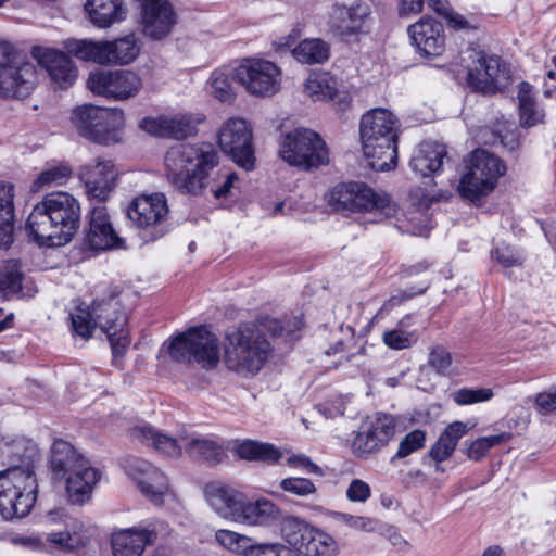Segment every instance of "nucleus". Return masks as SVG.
Returning <instances> with one entry per match:
<instances>
[{
  "label": "nucleus",
  "instance_id": "1",
  "mask_svg": "<svg viewBox=\"0 0 556 556\" xmlns=\"http://www.w3.org/2000/svg\"><path fill=\"white\" fill-rule=\"evenodd\" d=\"M218 163V153L206 144H176L165 155L167 179L184 194L198 195L210 189L216 199L228 197L238 176L218 170L213 177Z\"/></svg>",
  "mask_w": 556,
  "mask_h": 556
},
{
  "label": "nucleus",
  "instance_id": "2",
  "mask_svg": "<svg viewBox=\"0 0 556 556\" xmlns=\"http://www.w3.org/2000/svg\"><path fill=\"white\" fill-rule=\"evenodd\" d=\"M283 331L278 319L264 318L253 324H240L226 334L225 364L243 376H255L273 352L271 340Z\"/></svg>",
  "mask_w": 556,
  "mask_h": 556
},
{
  "label": "nucleus",
  "instance_id": "3",
  "mask_svg": "<svg viewBox=\"0 0 556 556\" xmlns=\"http://www.w3.org/2000/svg\"><path fill=\"white\" fill-rule=\"evenodd\" d=\"M80 204L67 192H51L29 214L26 227L40 245H63L76 233Z\"/></svg>",
  "mask_w": 556,
  "mask_h": 556
},
{
  "label": "nucleus",
  "instance_id": "4",
  "mask_svg": "<svg viewBox=\"0 0 556 556\" xmlns=\"http://www.w3.org/2000/svg\"><path fill=\"white\" fill-rule=\"evenodd\" d=\"M359 136L372 169L386 172L396 166L399 119L391 111L375 108L366 112L361 118Z\"/></svg>",
  "mask_w": 556,
  "mask_h": 556
},
{
  "label": "nucleus",
  "instance_id": "5",
  "mask_svg": "<svg viewBox=\"0 0 556 556\" xmlns=\"http://www.w3.org/2000/svg\"><path fill=\"white\" fill-rule=\"evenodd\" d=\"M50 468L53 480L64 481L67 500L75 505H83L90 500L101 478V472L64 440L53 442Z\"/></svg>",
  "mask_w": 556,
  "mask_h": 556
},
{
  "label": "nucleus",
  "instance_id": "6",
  "mask_svg": "<svg viewBox=\"0 0 556 556\" xmlns=\"http://www.w3.org/2000/svg\"><path fill=\"white\" fill-rule=\"evenodd\" d=\"M38 483L29 464L0 471V515L5 520L24 518L33 509Z\"/></svg>",
  "mask_w": 556,
  "mask_h": 556
},
{
  "label": "nucleus",
  "instance_id": "7",
  "mask_svg": "<svg viewBox=\"0 0 556 556\" xmlns=\"http://www.w3.org/2000/svg\"><path fill=\"white\" fill-rule=\"evenodd\" d=\"M329 205L340 212H369L378 218L377 222L396 215L397 207L390 197L382 191H375L364 182H343L337 185L330 192Z\"/></svg>",
  "mask_w": 556,
  "mask_h": 556
},
{
  "label": "nucleus",
  "instance_id": "8",
  "mask_svg": "<svg viewBox=\"0 0 556 556\" xmlns=\"http://www.w3.org/2000/svg\"><path fill=\"white\" fill-rule=\"evenodd\" d=\"M505 172L506 165L497 155L484 149H476L466 161L458 191L471 202L479 201L495 189Z\"/></svg>",
  "mask_w": 556,
  "mask_h": 556
},
{
  "label": "nucleus",
  "instance_id": "9",
  "mask_svg": "<svg viewBox=\"0 0 556 556\" xmlns=\"http://www.w3.org/2000/svg\"><path fill=\"white\" fill-rule=\"evenodd\" d=\"M281 536L298 556H337L340 552L339 542L330 533L299 517L282 520Z\"/></svg>",
  "mask_w": 556,
  "mask_h": 556
},
{
  "label": "nucleus",
  "instance_id": "10",
  "mask_svg": "<svg viewBox=\"0 0 556 556\" xmlns=\"http://www.w3.org/2000/svg\"><path fill=\"white\" fill-rule=\"evenodd\" d=\"M167 352L176 363L197 364L204 369L214 368L219 362L218 339L205 327L179 333L167 344Z\"/></svg>",
  "mask_w": 556,
  "mask_h": 556
},
{
  "label": "nucleus",
  "instance_id": "11",
  "mask_svg": "<svg viewBox=\"0 0 556 556\" xmlns=\"http://www.w3.org/2000/svg\"><path fill=\"white\" fill-rule=\"evenodd\" d=\"M73 124L80 136L108 146L122 140L124 113L118 109L85 104L74 111Z\"/></svg>",
  "mask_w": 556,
  "mask_h": 556
},
{
  "label": "nucleus",
  "instance_id": "12",
  "mask_svg": "<svg viewBox=\"0 0 556 556\" xmlns=\"http://www.w3.org/2000/svg\"><path fill=\"white\" fill-rule=\"evenodd\" d=\"M280 157L291 166L304 170L329 163V151L323 138L314 130L296 128L288 132L279 148Z\"/></svg>",
  "mask_w": 556,
  "mask_h": 556
},
{
  "label": "nucleus",
  "instance_id": "13",
  "mask_svg": "<svg viewBox=\"0 0 556 556\" xmlns=\"http://www.w3.org/2000/svg\"><path fill=\"white\" fill-rule=\"evenodd\" d=\"M92 307L97 327L106 334L113 357L123 356L130 340L127 330L128 318L119 291L114 290L108 298L94 300Z\"/></svg>",
  "mask_w": 556,
  "mask_h": 556
},
{
  "label": "nucleus",
  "instance_id": "14",
  "mask_svg": "<svg viewBox=\"0 0 556 556\" xmlns=\"http://www.w3.org/2000/svg\"><path fill=\"white\" fill-rule=\"evenodd\" d=\"M218 146L238 166L252 170L255 166L253 132L245 119L228 118L218 131Z\"/></svg>",
  "mask_w": 556,
  "mask_h": 556
},
{
  "label": "nucleus",
  "instance_id": "15",
  "mask_svg": "<svg viewBox=\"0 0 556 556\" xmlns=\"http://www.w3.org/2000/svg\"><path fill=\"white\" fill-rule=\"evenodd\" d=\"M46 522L52 528L49 532L43 533L39 540L43 543L45 548L51 553L74 552L84 547L89 541V535L83 522L62 511H50L47 515Z\"/></svg>",
  "mask_w": 556,
  "mask_h": 556
},
{
  "label": "nucleus",
  "instance_id": "16",
  "mask_svg": "<svg viewBox=\"0 0 556 556\" xmlns=\"http://www.w3.org/2000/svg\"><path fill=\"white\" fill-rule=\"evenodd\" d=\"M469 58L471 65L468 67L467 83L472 90L494 94L507 87L510 73L500 58L483 51H471Z\"/></svg>",
  "mask_w": 556,
  "mask_h": 556
},
{
  "label": "nucleus",
  "instance_id": "17",
  "mask_svg": "<svg viewBox=\"0 0 556 556\" xmlns=\"http://www.w3.org/2000/svg\"><path fill=\"white\" fill-rule=\"evenodd\" d=\"M280 68L263 59H245L236 68V78L244 89L258 97H270L280 89Z\"/></svg>",
  "mask_w": 556,
  "mask_h": 556
},
{
  "label": "nucleus",
  "instance_id": "18",
  "mask_svg": "<svg viewBox=\"0 0 556 556\" xmlns=\"http://www.w3.org/2000/svg\"><path fill=\"white\" fill-rule=\"evenodd\" d=\"M36 75L35 66L17 59L12 48L0 45V91L5 97L22 98L29 93Z\"/></svg>",
  "mask_w": 556,
  "mask_h": 556
},
{
  "label": "nucleus",
  "instance_id": "19",
  "mask_svg": "<svg viewBox=\"0 0 556 556\" xmlns=\"http://www.w3.org/2000/svg\"><path fill=\"white\" fill-rule=\"evenodd\" d=\"M395 433V419L388 414L377 413L365 420L352 441V452L361 458H368L378 452Z\"/></svg>",
  "mask_w": 556,
  "mask_h": 556
},
{
  "label": "nucleus",
  "instance_id": "20",
  "mask_svg": "<svg viewBox=\"0 0 556 556\" xmlns=\"http://www.w3.org/2000/svg\"><path fill=\"white\" fill-rule=\"evenodd\" d=\"M87 84L93 93L115 100L132 98L142 88L140 76L132 71H96Z\"/></svg>",
  "mask_w": 556,
  "mask_h": 556
},
{
  "label": "nucleus",
  "instance_id": "21",
  "mask_svg": "<svg viewBox=\"0 0 556 556\" xmlns=\"http://www.w3.org/2000/svg\"><path fill=\"white\" fill-rule=\"evenodd\" d=\"M369 10L365 4L336 5L329 15L330 30L344 41H356L368 33Z\"/></svg>",
  "mask_w": 556,
  "mask_h": 556
},
{
  "label": "nucleus",
  "instance_id": "22",
  "mask_svg": "<svg viewBox=\"0 0 556 556\" xmlns=\"http://www.w3.org/2000/svg\"><path fill=\"white\" fill-rule=\"evenodd\" d=\"M141 4V26L153 40L167 37L176 24V14L167 0H138Z\"/></svg>",
  "mask_w": 556,
  "mask_h": 556
},
{
  "label": "nucleus",
  "instance_id": "23",
  "mask_svg": "<svg viewBox=\"0 0 556 556\" xmlns=\"http://www.w3.org/2000/svg\"><path fill=\"white\" fill-rule=\"evenodd\" d=\"M79 176L86 186L89 198L102 203L113 191L117 173L112 161L97 159L83 166Z\"/></svg>",
  "mask_w": 556,
  "mask_h": 556
},
{
  "label": "nucleus",
  "instance_id": "24",
  "mask_svg": "<svg viewBox=\"0 0 556 556\" xmlns=\"http://www.w3.org/2000/svg\"><path fill=\"white\" fill-rule=\"evenodd\" d=\"M200 121L191 114L161 115L143 118L140 128L154 136L184 139L195 134Z\"/></svg>",
  "mask_w": 556,
  "mask_h": 556
},
{
  "label": "nucleus",
  "instance_id": "25",
  "mask_svg": "<svg viewBox=\"0 0 556 556\" xmlns=\"http://www.w3.org/2000/svg\"><path fill=\"white\" fill-rule=\"evenodd\" d=\"M168 213L166 198L162 193L139 195L127 210L129 219L138 228H159Z\"/></svg>",
  "mask_w": 556,
  "mask_h": 556
},
{
  "label": "nucleus",
  "instance_id": "26",
  "mask_svg": "<svg viewBox=\"0 0 556 556\" xmlns=\"http://www.w3.org/2000/svg\"><path fill=\"white\" fill-rule=\"evenodd\" d=\"M31 55L46 68L59 87L67 88L76 80L77 67L64 52L52 48L34 47Z\"/></svg>",
  "mask_w": 556,
  "mask_h": 556
},
{
  "label": "nucleus",
  "instance_id": "27",
  "mask_svg": "<svg viewBox=\"0 0 556 556\" xmlns=\"http://www.w3.org/2000/svg\"><path fill=\"white\" fill-rule=\"evenodd\" d=\"M412 43L426 56H439L445 49L443 25L431 17H422L408 29Z\"/></svg>",
  "mask_w": 556,
  "mask_h": 556
},
{
  "label": "nucleus",
  "instance_id": "28",
  "mask_svg": "<svg viewBox=\"0 0 556 556\" xmlns=\"http://www.w3.org/2000/svg\"><path fill=\"white\" fill-rule=\"evenodd\" d=\"M85 243L92 250H109L122 243L112 226L106 207L101 203L94 205L90 212Z\"/></svg>",
  "mask_w": 556,
  "mask_h": 556
},
{
  "label": "nucleus",
  "instance_id": "29",
  "mask_svg": "<svg viewBox=\"0 0 556 556\" xmlns=\"http://www.w3.org/2000/svg\"><path fill=\"white\" fill-rule=\"evenodd\" d=\"M128 471L144 496L156 505L163 503V495L168 490V481L162 471L142 459H135L129 465Z\"/></svg>",
  "mask_w": 556,
  "mask_h": 556
},
{
  "label": "nucleus",
  "instance_id": "30",
  "mask_svg": "<svg viewBox=\"0 0 556 556\" xmlns=\"http://www.w3.org/2000/svg\"><path fill=\"white\" fill-rule=\"evenodd\" d=\"M157 538L156 531L143 526L119 530L112 535L113 556H142L144 548Z\"/></svg>",
  "mask_w": 556,
  "mask_h": 556
},
{
  "label": "nucleus",
  "instance_id": "31",
  "mask_svg": "<svg viewBox=\"0 0 556 556\" xmlns=\"http://www.w3.org/2000/svg\"><path fill=\"white\" fill-rule=\"evenodd\" d=\"M207 504L220 517L236 521L245 495L232 486L222 482H210L204 488Z\"/></svg>",
  "mask_w": 556,
  "mask_h": 556
},
{
  "label": "nucleus",
  "instance_id": "32",
  "mask_svg": "<svg viewBox=\"0 0 556 556\" xmlns=\"http://www.w3.org/2000/svg\"><path fill=\"white\" fill-rule=\"evenodd\" d=\"M181 434L174 438L148 424L137 425L130 429V435L134 439L148 446H152L157 453L172 458H177L181 455V444L184 445V442L180 440Z\"/></svg>",
  "mask_w": 556,
  "mask_h": 556
},
{
  "label": "nucleus",
  "instance_id": "33",
  "mask_svg": "<svg viewBox=\"0 0 556 556\" xmlns=\"http://www.w3.org/2000/svg\"><path fill=\"white\" fill-rule=\"evenodd\" d=\"M305 92L313 101H332L344 110L350 104V97L339 91L337 80L327 73L311 75L305 84Z\"/></svg>",
  "mask_w": 556,
  "mask_h": 556
},
{
  "label": "nucleus",
  "instance_id": "34",
  "mask_svg": "<svg viewBox=\"0 0 556 556\" xmlns=\"http://www.w3.org/2000/svg\"><path fill=\"white\" fill-rule=\"evenodd\" d=\"M63 48L81 61L112 65L110 40L67 39Z\"/></svg>",
  "mask_w": 556,
  "mask_h": 556
},
{
  "label": "nucleus",
  "instance_id": "35",
  "mask_svg": "<svg viewBox=\"0 0 556 556\" xmlns=\"http://www.w3.org/2000/svg\"><path fill=\"white\" fill-rule=\"evenodd\" d=\"M278 515L279 508L269 500L258 498L252 502L245 496L235 522L264 527L276 520Z\"/></svg>",
  "mask_w": 556,
  "mask_h": 556
},
{
  "label": "nucleus",
  "instance_id": "36",
  "mask_svg": "<svg viewBox=\"0 0 556 556\" xmlns=\"http://www.w3.org/2000/svg\"><path fill=\"white\" fill-rule=\"evenodd\" d=\"M447 152L445 146L438 142H422L410 160L414 172L427 177L441 170Z\"/></svg>",
  "mask_w": 556,
  "mask_h": 556
},
{
  "label": "nucleus",
  "instance_id": "37",
  "mask_svg": "<svg viewBox=\"0 0 556 556\" xmlns=\"http://www.w3.org/2000/svg\"><path fill=\"white\" fill-rule=\"evenodd\" d=\"M85 10L93 25L106 28L126 17L123 0H87Z\"/></svg>",
  "mask_w": 556,
  "mask_h": 556
},
{
  "label": "nucleus",
  "instance_id": "38",
  "mask_svg": "<svg viewBox=\"0 0 556 556\" xmlns=\"http://www.w3.org/2000/svg\"><path fill=\"white\" fill-rule=\"evenodd\" d=\"M186 453L197 459L218 464L224 457L223 446L213 438L200 434H181Z\"/></svg>",
  "mask_w": 556,
  "mask_h": 556
},
{
  "label": "nucleus",
  "instance_id": "39",
  "mask_svg": "<svg viewBox=\"0 0 556 556\" xmlns=\"http://www.w3.org/2000/svg\"><path fill=\"white\" fill-rule=\"evenodd\" d=\"M517 99L521 127L531 128L544 123L545 112L535 101L529 83L522 81L518 85Z\"/></svg>",
  "mask_w": 556,
  "mask_h": 556
},
{
  "label": "nucleus",
  "instance_id": "40",
  "mask_svg": "<svg viewBox=\"0 0 556 556\" xmlns=\"http://www.w3.org/2000/svg\"><path fill=\"white\" fill-rule=\"evenodd\" d=\"M468 427L462 421H454L450 424L444 431L441 433L437 442L431 446L429 456L435 463H442L448 459L456 446L458 441L467 433Z\"/></svg>",
  "mask_w": 556,
  "mask_h": 556
},
{
  "label": "nucleus",
  "instance_id": "41",
  "mask_svg": "<svg viewBox=\"0 0 556 556\" xmlns=\"http://www.w3.org/2000/svg\"><path fill=\"white\" fill-rule=\"evenodd\" d=\"M12 184L0 182V248L8 249L13 242L14 205Z\"/></svg>",
  "mask_w": 556,
  "mask_h": 556
},
{
  "label": "nucleus",
  "instance_id": "42",
  "mask_svg": "<svg viewBox=\"0 0 556 556\" xmlns=\"http://www.w3.org/2000/svg\"><path fill=\"white\" fill-rule=\"evenodd\" d=\"M235 452L240 458L251 462L277 463L282 458V453L273 444L252 440L238 443Z\"/></svg>",
  "mask_w": 556,
  "mask_h": 556
},
{
  "label": "nucleus",
  "instance_id": "43",
  "mask_svg": "<svg viewBox=\"0 0 556 556\" xmlns=\"http://www.w3.org/2000/svg\"><path fill=\"white\" fill-rule=\"evenodd\" d=\"M292 53L301 63L320 64L328 60L330 48L321 39H305L293 49Z\"/></svg>",
  "mask_w": 556,
  "mask_h": 556
},
{
  "label": "nucleus",
  "instance_id": "44",
  "mask_svg": "<svg viewBox=\"0 0 556 556\" xmlns=\"http://www.w3.org/2000/svg\"><path fill=\"white\" fill-rule=\"evenodd\" d=\"M112 64H128L139 54L140 47L134 35L110 40Z\"/></svg>",
  "mask_w": 556,
  "mask_h": 556
},
{
  "label": "nucleus",
  "instance_id": "45",
  "mask_svg": "<svg viewBox=\"0 0 556 556\" xmlns=\"http://www.w3.org/2000/svg\"><path fill=\"white\" fill-rule=\"evenodd\" d=\"M23 274L20 263L15 260L3 262L0 266V292L8 296L21 290Z\"/></svg>",
  "mask_w": 556,
  "mask_h": 556
},
{
  "label": "nucleus",
  "instance_id": "46",
  "mask_svg": "<svg viewBox=\"0 0 556 556\" xmlns=\"http://www.w3.org/2000/svg\"><path fill=\"white\" fill-rule=\"evenodd\" d=\"M510 439V432H502L495 435L480 437L470 443L466 454L469 459L479 462L488 455L492 447L506 443Z\"/></svg>",
  "mask_w": 556,
  "mask_h": 556
},
{
  "label": "nucleus",
  "instance_id": "47",
  "mask_svg": "<svg viewBox=\"0 0 556 556\" xmlns=\"http://www.w3.org/2000/svg\"><path fill=\"white\" fill-rule=\"evenodd\" d=\"M72 176V169L66 164L51 166L43 170L31 186V191H39L42 187L52 185H63Z\"/></svg>",
  "mask_w": 556,
  "mask_h": 556
},
{
  "label": "nucleus",
  "instance_id": "48",
  "mask_svg": "<svg viewBox=\"0 0 556 556\" xmlns=\"http://www.w3.org/2000/svg\"><path fill=\"white\" fill-rule=\"evenodd\" d=\"M71 321L74 333L84 339L91 338L94 329L97 328L92 306L90 309L77 307L75 312L71 314Z\"/></svg>",
  "mask_w": 556,
  "mask_h": 556
},
{
  "label": "nucleus",
  "instance_id": "49",
  "mask_svg": "<svg viewBox=\"0 0 556 556\" xmlns=\"http://www.w3.org/2000/svg\"><path fill=\"white\" fill-rule=\"evenodd\" d=\"M453 401L459 405H472L490 401L493 396V390L490 388H460L452 393Z\"/></svg>",
  "mask_w": 556,
  "mask_h": 556
},
{
  "label": "nucleus",
  "instance_id": "50",
  "mask_svg": "<svg viewBox=\"0 0 556 556\" xmlns=\"http://www.w3.org/2000/svg\"><path fill=\"white\" fill-rule=\"evenodd\" d=\"M216 541L229 551L245 555L252 539L230 530H218L215 533Z\"/></svg>",
  "mask_w": 556,
  "mask_h": 556
},
{
  "label": "nucleus",
  "instance_id": "51",
  "mask_svg": "<svg viewBox=\"0 0 556 556\" xmlns=\"http://www.w3.org/2000/svg\"><path fill=\"white\" fill-rule=\"evenodd\" d=\"M426 442V432L422 430H413L407 433L400 442L397 452L391 458L394 462L396 458H405L414 452L422 448Z\"/></svg>",
  "mask_w": 556,
  "mask_h": 556
},
{
  "label": "nucleus",
  "instance_id": "52",
  "mask_svg": "<svg viewBox=\"0 0 556 556\" xmlns=\"http://www.w3.org/2000/svg\"><path fill=\"white\" fill-rule=\"evenodd\" d=\"M382 339L384 344L393 350L408 349L416 342L415 332L397 328L386 331Z\"/></svg>",
  "mask_w": 556,
  "mask_h": 556
},
{
  "label": "nucleus",
  "instance_id": "53",
  "mask_svg": "<svg viewBox=\"0 0 556 556\" xmlns=\"http://www.w3.org/2000/svg\"><path fill=\"white\" fill-rule=\"evenodd\" d=\"M212 94L222 102L232 99L233 92L228 75L222 72H214L210 80Z\"/></svg>",
  "mask_w": 556,
  "mask_h": 556
},
{
  "label": "nucleus",
  "instance_id": "54",
  "mask_svg": "<svg viewBox=\"0 0 556 556\" xmlns=\"http://www.w3.org/2000/svg\"><path fill=\"white\" fill-rule=\"evenodd\" d=\"M280 488L296 496H307L316 492V486L309 479L300 477L282 479Z\"/></svg>",
  "mask_w": 556,
  "mask_h": 556
},
{
  "label": "nucleus",
  "instance_id": "55",
  "mask_svg": "<svg viewBox=\"0 0 556 556\" xmlns=\"http://www.w3.org/2000/svg\"><path fill=\"white\" fill-rule=\"evenodd\" d=\"M291 549L288 544L281 543H258L250 542L244 556H287Z\"/></svg>",
  "mask_w": 556,
  "mask_h": 556
},
{
  "label": "nucleus",
  "instance_id": "56",
  "mask_svg": "<svg viewBox=\"0 0 556 556\" xmlns=\"http://www.w3.org/2000/svg\"><path fill=\"white\" fill-rule=\"evenodd\" d=\"M428 364L437 374L446 376L450 374L452 355L443 346H435L429 354Z\"/></svg>",
  "mask_w": 556,
  "mask_h": 556
},
{
  "label": "nucleus",
  "instance_id": "57",
  "mask_svg": "<svg viewBox=\"0 0 556 556\" xmlns=\"http://www.w3.org/2000/svg\"><path fill=\"white\" fill-rule=\"evenodd\" d=\"M492 258L505 268L521 266L523 262L522 255L509 245L496 247L492 251Z\"/></svg>",
  "mask_w": 556,
  "mask_h": 556
},
{
  "label": "nucleus",
  "instance_id": "58",
  "mask_svg": "<svg viewBox=\"0 0 556 556\" xmlns=\"http://www.w3.org/2000/svg\"><path fill=\"white\" fill-rule=\"evenodd\" d=\"M490 139H484L485 143L496 144L501 143L504 148L513 151L519 144L518 134L515 129H508L507 127L497 128L494 131H490Z\"/></svg>",
  "mask_w": 556,
  "mask_h": 556
},
{
  "label": "nucleus",
  "instance_id": "59",
  "mask_svg": "<svg viewBox=\"0 0 556 556\" xmlns=\"http://www.w3.org/2000/svg\"><path fill=\"white\" fill-rule=\"evenodd\" d=\"M337 519L353 529L363 530L367 532L375 531L378 523L377 520L371 518L353 516L343 513H338Z\"/></svg>",
  "mask_w": 556,
  "mask_h": 556
},
{
  "label": "nucleus",
  "instance_id": "60",
  "mask_svg": "<svg viewBox=\"0 0 556 556\" xmlns=\"http://www.w3.org/2000/svg\"><path fill=\"white\" fill-rule=\"evenodd\" d=\"M370 486L361 479L352 480L346 490V497L352 502L364 503L370 497Z\"/></svg>",
  "mask_w": 556,
  "mask_h": 556
},
{
  "label": "nucleus",
  "instance_id": "61",
  "mask_svg": "<svg viewBox=\"0 0 556 556\" xmlns=\"http://www.w3.org/2000/svg\"><path fill=\"white\" fill-rule=\"evenodd\" d=\"M426 288L420 289L419 291H399L396 294H393L389 300H387L379 312L377 313V316H383L389 314L394 307L401 305L405 301L412 299L413 296L417 294H421Z\"/></svg>",
  "mask_w": 556,
  "mask_h": 556
},
{
  "label": "nucleus",
  "instance_id": "62",
  "mask_svg": "<svg viewBox=\"0 0 556 556\" xmlns=\"http://www.w3.org/2000/svg\"><path fill=\"white\" fill-rule=\"evenodd\" d=\"M287 464L289 466H292L295 468H301L304 471H306L307 473L323 476V469L318 465L314 464L311 460V458L307 457L306 455H303V454L291 455L287 458Z\"/></svg>",
  "mask_w": 556,
  "mask_h": 556
},
{
  "label": "nucleus",
  "instance_id": "63",
  "mask_svg": "<svg viewBox=\"0 0 556 556\" xmlns=\"http://www.w3.org/2000/svg\"><path fill=\"white\" fill-rule=\"evenodd\" d=\"M535 405L544 414L556 413V391L539 393L535 396Z\"/></svg>",
  "mask_w": 556,
  "mask_h": 556
},
{
  "label": "nucleus",
  "instance_id": "64",
  "mask_svg": "<svg viewBox=\"0 0 556 556\" xmlns=\"http://www.w3.org/2000/svg\"><path fill=\"white\" fill-rule=\"evenodd\" d=\"M425 0H400L399 15L410 17L422 11Z\"/></svg>",
  "mask_w": 556,
  "mask_h": 556
}]
</instances>
